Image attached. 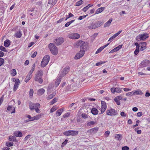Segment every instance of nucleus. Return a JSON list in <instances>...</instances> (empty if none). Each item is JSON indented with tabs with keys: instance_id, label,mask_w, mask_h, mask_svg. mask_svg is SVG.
I'll list each match as a JSON object with an SVG mask.
<instances>
[{
	"instance_id": "f257e3e1",
	"label": "nucleus",
	"mask_w": 150,
	"mask_h": 150,
	"mask_svg": "<svg viewBox=\"0 0 150 150\" xmlns=\"http://www.w3.org/2000/svg\"><path fill=\"white\" fill-rule=\"evenodd\" d=\"M43 74V72L42 70H38L34 77V80L35 81H38L39 83L41 84L43 82V80L42 78Z\"/></svg>"
},
{
	"instance_id": "f03ea898",
	"label": "nucleus",
	"mask_w": 150,
	"mask_h": 150,
	"mask_svg": "<svg viewBox=\"0 0 150 150\" xmlns=\"http://www.w3.org/2000/svg\"><path fill=\"white\" fill-rule=\"evenodd\" d=\"M102 24V22L99 21L96 23L92 22L91 23L90 25L88 27L89 29L92 30L96 29L100 26Z\"/></svg>"
},
{
	"instance_id": "7ed1b4c3",
	"label": "nucleus",
	"mask_w": 150,
	"mask_h": 150,
	"mask_svg": "<svg viewBox=\"0 0 150 150\" xmlns=\"http://www.w3.org/2000/svg\"><path fill=\"white\" fill-rule=\"evenodd\" d=\"M49 48L50 49L51 53L54 55H56L58 53L57 49L53 43H50L49 45Z\"/></svg>"
},
{
	"instance_id": "20e7f679",
	"label": "nucleus",
	"mask_w": 150,
	"mask_h": 150,
	"mask_svg": "<svg viewBox=\"0 0 150 150\" xmlns=\"http://www.w3.org/2000/svg\"><path fill=\"white\" fill-rule=\"evenodd\" d=\"M50 57L49 55H47L43 57L41 64V67H45L49 62Z\"/></svg>"
},
{
	"instance_id": "39448f33",
	"label": "nucleus",
	"mask_w": 150,
	"mask_h": 150,
	"mask_svg": "<svg viewBox=\"0 0 150 150\" xmlns=\"http://www.w3.org/2000/svg\"><path fill=\"white\" fill-rule=\"evenodd\" d=\"M149 37V35L147 33H144L139 35L136 37V40L137 41L141 40H145L146 38Z\"/></svg>"
},
{
	"instance_id": "423d86ee",
	"label": "nucleus",
	"mask_w": 150,
	"mask_h": 150,
	"mask_svg": "<svg viewBox=\"0 0 150 150\" xmlns=\"http://www.w3.org/2000/svg\"><path fill=\"white\" fill-rule=\"evenodd\" d=\"M78 131L75 130H68L64 132L63 134L65 136L71 135L75 136L78 134Z\"/></svg>"
},
{
	"instance_id": "0eeeda50",
	"label": "nucleus",
	"mask_w": 150,
	"mask_h": 150,
	"mask_svg": "<svg viewBox=\"0 0 150 150\" xmlns=\"http://www.w3.org/2000/svg\"><path fill=\"white\" fill-rule=\"evenodd\" d=\"M106 114L108 115L115 116L117 114V112L115 109L111 108L107 110Z\"/></svg>"
},
{
	"instance_id": "6e6552de",
	"label": "nucleus",
	"mask_w": 150,
	"mask_h": 150,
	"mask_svg": "<svg viewBox=\"0 0 150 150\" xmlns=\"http://www.w3.org/2000/svg\"><path fill=\"white\" fill-rule=\"evenodd\" d=\"M69 67H65L64 69L62 70L59 73V74L62 77L64 76L65 75L68 73L70 69Z\"/></svg>"
},
{
	"instance_id": "1a4fd4ad",
	"label": "nucleus",
	"mask_w": 150,
	"mask_h": 150,
	"mask_svg": "<svg viewBox=\"0 0 150 150\" xmlns=\"http://www.w3.org/2000/svg\"><path fill=\"white\" fill-rule=\"evenodd\" d=\"M68 37L71 39H76L79 38L80 37L79 34L77 33H72L68 35Z\"/></svg>"
},
{
	"instance_id": "9d476101",
	"label": "nucleus",
	"mask_w": 150,
	"mask_h": 150,
	"mask_svg": "<svg viewBox=\"0 0 150 150\" xmlns=\"http://www.w3.org/2000/svg\"><path fill=\"white\" fill-rule=\"evenodd\" d=\"M88 48V43L83 42V43L81 45L80 50L81 51H84V52H85V51L87 50Z\"/></svg>"
},
{
	"instance_id": "9b49d317",
	"label": "nucleus",
	"mask_w": 150,
	"mask_h": 150,
	"mask_svg": "<svg viewBox=\"0 0 150 150\" xmlns=\"http://www.w3.org/2000/svg\"><path fill=\"white\" fill-rule=\"evenodd\" d=\"M122 88L119 87H113L110 89V91L111 92L113 93L115 92L120 93L122 91Z\"/></svg>"
},
{
	"instance_id": "f8f14e48",
	"label": "nucleus",
	"mask_w": 150,
	"mask_h": 150,
	"mask_svg": "<svg viewBox=\"0 0 150 150\" xmlns=\"http://www.w3.org/2000/svg\"><path fill=\"white\" fill-rule=\"evenodd\" d=\"M84 53V51H83L80 50V51L75 55L74 57L75 59H78L80 58L83 56Z\"/></svg>"
},
{
	"instance_id": "ddd939ff",
	"label": "nucleus",
	"mask_w": 150,
	"mask_h": 150,
	"mask_svg": "<svg viewBox=\"0 0 150 150\" xmlns=\"http://www.w3.org/2000/svg\"><path fill=\"white\" fill-rule=\"evenodd\" d=\"M101 113H103L106 109L107 106L106 103L103 101H101Z\"/></svg>"
},
{
	"instance_id": "4468645a",
	"label": "nucleus",
	"mask_w": 150,
	"mask_h": 150,
	"mask_svg": "<svg viewBox=\"0 0 150 150\" xmlns=\"http://www.w3.org/2000/svg\"><path fill=\"white\" fill-rule=\"evenodd\" d=\"M98 129L99 128L98 127H95L90 129L87 131V132L91 134H94L96 133L98 131Z\"/></svg>"
},
{
	"instance_id": "2eb2a0df",
	"label": "nucleus",
	"mask_w": 150,
	"mask_h": 150,
	"mask_svg": "<svg viewBox=\"0 0 150 150\" xmlns=\"http://www.w3.org/2000/svg\"><path fill=\"white\" fill-rule=\"evenodd\" d=\"M36 104H39V103H34L30 101L29 103V108L31 110H33L35 109Z\"/></svg>"
},
{
	"instance_id": "dca6fc26",
	"label": "nucleus",
	"mask_w": 150,
	"mask_h": 150,
	"mask_svg": "<svg viewBox=\"0 0 150 150\" xmlns=\"http://www.w3.org/2000/svg\"><path fill=\"white\" fill-rule=\"evenodd\" d=\"M56 44L57 45H61L64 42V39L63 38H59L55 39Z\"/></svg>"
},
{
	"instance_id": "f3484780",
	"label": "nucleus",
	"mask_w": 150,
	"mask_h": 150,
	"mask_svg": "<svg viewBox=\"0 0 150 150\" xmlns=\"http://www.w3.org/2000/svg\"><path fill=\"white\" fill-rule=\"evenodd\" d=\"M59 76L56 80L55 82V85H56V87L57 86L60 84L62 77V76H60L59 74Z\"/></svg>"
},
{
	"instance_id": "a211bd4d",
	"label": "nucleus",
	"mask_w": 150,
	"mask_h": 150,
	"mask_svg": "<svg viewBox=\"0 0 150 150\" xmlns=\"http://www.w3.org/2000/svg\"><path fill=\"white\" fill-rule=\"evenodd\" d=\"M109 44V43H108L107 44L105 45L104 46H102L100 47L99 49H98L97 51L96 52V54H98L103 49H104L105 48L107 47Z\"/></svg>"
},
{
	"instance_id": "6ab92c4d",
	"label": "nucleus",
	"mask_w": 150,
	"mask_h": 150,
	"mask_svg": "<svg viewBox=\"0 0 150 150\" xmlns=\"http://www.w3.org/2000/svg\"><path fill=\"white\" fill-rule=\"evenodd\" d=\"M64 108H62L60 109H59L57 111L56 113V115L57 116H59L64 110Z\"/></svg>"
},
{
	"instance_id": "aec40b11",
	"label": "nucleus",
	"mask_w": 150,
	"mask_h": 150,
	"mask_svg": "<svg viewBox=\"0 0 150 150\" xmlns=\"http://www.w3.org/2000/svg\"><path fill=\"white\" fill-rule=\"evenodd\" d=\"M105 7H101L98 8L96 11L95 14H98L103 11L105 9Z\"/></svg>"
},
{
	"instance_id": "412c9836",
	"label": "nucleus",
	"mask_w": 150,
	"mask_h": 150,
	"mask_svg": "<svg viewBox=\"0 0 150 150\" xmlns=\"http://www.w3.org/2000/svg\"><path fill=\"white\" fill-rule=\"evenodd\" d=\"M91 113L93 115H96L98 112V110L96 108H93L91 110Z\"/></svg>"
},
{
	"instance_id": "4be33fe9",
	"label": "nucleus",
	"mask_w": 150,
	"mask_h": 150,
	"mask_svg": "<svg viewBox=\"0 0 150 150\" xmlns=\"http://www.w3.org/2000/svg\"><path fill=\"white\" fill-rule=\"evenodd\" d=\"M115 138L117 140H120L122 139V136L121 134H116L115 135Z\"/></svg>"
},
{
	"instance_id": "5701e85b",
	"label": "nucleus",
	"mask_w": 150,
	"mask_h": 150,
	"mask_svg": "<svg viewBox=\"0 0 150 150\" xmlns=\"http://www.w3.org/2000/svg\"><path fill=\"white\" fill-rule=\"evenodd\" d=\"M14 135L16 137H21L22 136V134L20 131H16L14 133Z\"/></svg>"
},
{
	"instance_id": "b1692460",
	"label": "nucleus",
	"mask_w": 150,
	"mask_h": 150,
	"mask_svg": "<svg viewBox=\"0 0 150 150\" xmlns=\"http://www.w3.org/2000/svg\"><path fill=\"white\" fill-rule=\"evenodd\" d=\"M112 21V19L110 18L109 21L106 22L104 25V27L105 28L109 26L110 25L111 22Z\"/></svg>"
},
{
	"instance_id": "393cba45",
	"label": "nucleus",
	"mask_w": 150,
	"mask_h": 150,
	"mask_svg": "<svg viewBox=\"0 0 150 150\" xmlns=\"http://www.w3.org/2000/svg\"><path fill=\"white\" fill-rule=\"evenodd\" d=\"M45 91V90L44 89L42 88L39 89L37 92L38 94L40 95H41L43 94Z\"/></svg>"
},
{
	"instance_id": "a878e982",
	"label": "nucleus",
	"mask_w": 150,
	"mask_h": 150,
	"mask_svg": "<svg viewBox=\"0 0 150 150\" xmlns=\"http://www.w3.org/2000/svg\"><path fill=\"white\" fill-rule=\"evenodd\" d=\"M10 41L9 40H6L4 42V46L6 47H8L10 45Z\"/></svg>"
},
{
	"instance_id": "bb28decb",
	"label": "nucleus",
	"mask_w": 150,
	"mask_h": 150,
	"mask_svg": "<svg viewBox=\"0 0 150 150\" xmlns=\"http://www.w3.org/2000/svg\"><path fill=\"white\" fill-rule=\"evenodd\" d=\"M22 33L21 32V31H19V32H18L15 33V37L17 38H20L22 36Z\"/></svg>"
},
{
	"instance_id": "cd10ccee",
	"label": "nucleus",
	"mask_w": 150,
	"mask_h": 150,
	"mask_svg": "<svg viewBox=\"0 0 150 150\" xmlns=\"http://www.w3.org/2000/svg\"><path fill=\"white\" fill-rule=\"evenodd\" d=\"M134 95H142L143 94V92L139 90H137L136 91H133Z\"/></svg>"
},
{
	"instance_id": "c85d7f7f",
	"label": "nucleus",
	"mask_w": 150,
	"mask_h": 150,
	"mask_svg": "<svg viewBox=\"0 0 150 150\" xmlns=\"http://www.w3.org/2000/svg\"><path fill=\"white\" fill-rule=\"evenodd\" d=\"M56 93L53 92L52 94L49 95L47 98V100H50L55 95Z\"/></svg>"
},
{
	"instance_id": "c756f323",
	"label": "nucleus",
	"mask_w": 150,
	"mask_h": 150,
	"mask_svg": "<svg viewBox=\"0 0 150 150\" xmlns=\"http://www.w3.org/2000/svg\"><path fill=\"white\" fill-rule=\"evenodd\" d=\"M142 45L141 46L140 49V50L141 51L144 50L146 48V42H143L142 44Z\"/></svg>"
},
{
	"instance_id": "7c9ffc66",
	"label": "nucleus",
	"mask_w": 150,
	"mask_h": 150,
	"mask_svg": "<svg viewBox=\"0 0 150 150\" xmlns=\"http://www.w3.org/2000/svg\"><path fill=\"white\" fill-rule=\"evenodd\" d=\"M32 77V75L28 74L26 77L25 79V81L26 82H27L31 79Z\"/></svg>"
},
{
	"instance_id": "2f4dec72",
	"label": "nucleus",
	"mask_w": 150,
	"mask_h": 150,
	"mask_svg": "<svg viewBox=\"0 0 150 150\" xmlns=\"http://www.w3.org/2000/svg\"><path fill=\"white\" fill-rule=\"evenodd\" d=\"M41 115H37L34 116L33 117V121L35 120H38L40 118H41Z\"/></svg>"
},
{
	"instance_id": "473e14b6",
	"label": "nucleus",
	"mask_w": 150,
	"mask_h": 150,
	"mask_svg": "<svg viewBox=\"0 0 150 150\" xmlns=\"http://www.w3.org/2000/svg\"><path fill=\"white\" fill-rule=\"evenodd\" d=\"M40 104H36V105L35 110L36 112L37 113H39L40 110L39 108L40 107Z\"/></svg>"
},
{
	"instance_id": "72a5a7b5",
	"label": "nucleus",
	"mask_w": 150,
	"mask_h": 150,
	"mask_svg": "<svg viewBox=\"0 0 150 150\" xmlns=\"http://www.w3.org/2000/svg\"><path fill=\"white\" fill-rule=\"evenodd\" d=\"M19 84V83H15V84L14 85V87H13V89L14 91H15L18 88Z\"/></svg>"
},
{
	"instance_id": "f704fd0d",
	"label": "nucleus",
	"mask_w": 150,
	"mask_h": 150,
	"mask_svg": "<svg viewBox=\"0 0 150 150\" xmlns=\"http://www.w3.org/2000/svg\"><path fill=\"white\" fill-rule=\"evenodd\" d=\"M15 140V137L13 136H10L9 137V140L14 142Z\"/></svg>"
},
{
	"instance_id": "c9c22d12",
	"label": "nucleus",
	"mask_w": 150,
	"mask_h": 150,
	"mask_svg": "<svg viewBox=\"0 0 150 150\" xmlns=\"http://www.w3.org/2000/svg\"><path fill=\"white\" fill-rule=\"evenodd\" d=\"M83 1L82 0H80L76 3V6H79L80 5L82 4Z\"/></svg>"
},
{
	"instance_id": "e433bc0d",
	"label": "nucleus",
	"mask_w": 150,
	"mask_h": 150,
	"mask_svg": "<svg viewBox=\"0 0 150 150\" xmlns=\"http://www.w3.org/2000/svg\"><path fill=\"white\" fill-rule=\"evenodd\" d=\"M95 123V122L94 121H90L87 123V125L88 126H90L93 125H94Z\"/></svg>"
},
{
	"instance_id": "4c0bfd02",
	"label": "nucleus",
	"mask_w": 150,
	"mask_h": 150,
	"mask_svg": "<svg viewBox=\"0 0 150 150\" xmlns=\"http://www.w3.org/2000/svg\"><path fill=\"white\" fill-rule=\"evenodd\" d=\"M57 98H54L50 102V103L52 105L54 104V103L57 102Z\"/></svg>"
},
{
	"instance_id": "58836bf2",
	"label": "nucleus",
	"mask_w": 150,
	"mask_h": 150,
	"mask_svg": "<svg viewBox=\"0 0 150 150\" xmlns=\"http://www.w3.org/2000/svg\"><path fill=\"white\" fill-rule=\"evenodd\" d=\"M16 74V71L15 69H13L12 70L11 74L12 76H14Z\"/></svg>"
},
{
	"instance_id": "ea45409f",
	"label": "nucleus",
	"mask_w": 150,
	"mask_h": 150,
	"mask_svg": "<svg viewBox=\"0 0 150 150\" xmlns=\"http://www.w3.org/2000/svg\"><path fill=\"white\" fill-rule=\"evenodd\" d=\"M83 41L82 40H80L76 42V45L77 46H81V45L83 43Z\"/></svg>"
},
{
	"instance_id": "a19ab883",
	"label": "nucleus",
	"mask_w": 150,
	"mask_h": 150,
	"mask_svg": "<svg viewBox=\"0 0 150 150\" xmlns=\"http://www.w3.org/2000/svg\"><path fill=\"white\" fill-rule=\"evenodd\" d=\"M144 62L145 64V66L144 67L147 66L150 64V61L149 60H146Z\"/></svg>"
},
{
	"instance_id": "79ce46f5",
	"label": "nucleus",
	"mask_w": 150,
	"mask_h": 150,
	"mask_svg": "<svg viewBox=\"0 0 150 150\" xmlns=\"http://www.w3.org/2000/svg\"><path fill=\"white\" fill-rule=\"evenodd\" d=\"M13 143L12 142H6V145L8 146H13Z\"/></svg>"
},
{
	"instance_id": "37998d69",
	"label": "nucleus",
	"mask_w": 150,
	"mask_h": 150,
	"mask_svg": "<svg viewBox=\"0 0 150 150\" xmlns=\"http://www.w3.org/2000/svg\"><path fill=\"white\" fill-rule=\"evenodd\" d=\"M82 117L84 119L87 118L88 117V115L84 113H82L81 115Z\"/></svg>"
},
{
	"instance_id": "c03bdc74",
	"label": "nucleus",
	"mask_w": 150,
	"mask_h": 150,
	"mask_svg": "<svg viewBox=\"0 0 150 150\" xmlns=\"http://www.w3.org/2000/svg\"><path fill=\"white\" fill-rule=\"evenodd\" d=\"M117 36L115 34H114L111 37H110L109 40L108 41H110V42H112L113 40V39H114L115 38H116Z\"/></svg>"
},
{
	"instance_id": "a18cd8bd",
	"label": "nucleus",
	"mask_w": 150,
	"mask_h": 150,
	"mask_svg": "<svg viewBox=\"0 0 150 150\" xmlns=\"http://www.w3.org/2000/svg\"><path fill=\"white\" fill-rule=\"evenodd\" d=\"M122 45H118V46L115 48V49L116 51H117L122 47Z\"/></svg>"
},
{
	"instance_id": "49530a36",
	"label": "nucleus",
	"mask_w": 150,
	"mask_h": 150,
	"mask_svg": "<svg viewBox=\"0 0 150 150\" xmlns=\"http://www.w3.org/2000/svg\"><path fill=\"white\" fill-rule=\"evenodd\" d=\"M114 100L116 103V104L117 105H120V103L119 100L117 99V98H115L114 99Z\"/></svg>"
},
{
	"instance_id": "de8ad7c7",
	"label": "nucleus",
	"mask_w": 150,
	"mask_h": 150,
	"mask_svg": "<svg viewBox=\"0 0 150 150\" xmlns=\"http://www.w3.org/2000/svg\"><path fill=\"white\" fill-rule=\"evenodd\" d=\"M33 90L32 89H30L29 92L30 97H32L33 94Z\"/></svg>"
},
{
	"instance_id": "09e8293b",
	"label": "nucleus",
	"mask_w": 150,
	"mask_h": 150,
	"mask_svg": "<svg viewBox=\"0 0 150 150\" xmlns=\"http://www.w3.org/2000/svg\"><path fill=\"white\" fill-rule=\"evenodd\" d=\"M54 0H49L48 3L49 4H52L54 5L56 3H54Z\"/></svg>"
},
{
	"instance_id": "8fccbe9b",
	"label": "nucleus",
	"mask_w": 150,
	"mask_h": 150,
	"mask_svg": "<svg viewBox=\"0 0 150 150\" xmlns=\"http://www.w3.org/2000/svg\"><path fill=\"white\" fill-rule=\"evenodd\" d=\"M70 113L69 112L65 113L63 116V117L66 118L69 116Z\"/></svg>"
},
{
	"instance_id": "3c124183",
	"label": "nucleus",
	"mask_w": 150,
	"mask_h": 150,
	"mask_svg": "<svg viewBox=\"0 0 150 150\" xmlns=\"http://www.w3.org/2000/svg\"><path fill=\"white\" fill-rule=\"evenodd\" d=\"M105 61H104V62H102V61H101V62H97V63H96V66H99L101 64H104L105 63Z\"/></svg>"
},
{
	"instance_id": "603ef678",
	"label": "nucleus",
	"mask_w": 150,
	"mask_h": 150,
	"mask_svg": "<svg viewBox=\"0 0 150 150\" xmlns=\"http://www.w3.org/2000/svg\"><path fill=\"white\" fill-rule=\"evenodd\" d=\"M88 15V14L86 15H84L83 16H80L79 18H78V20H81L83 19L86 18V16H87Z\"/></svg>"
},
{
	"instance_id": "864d4df0",
	"label": "nucleus",
	"mask_w": 150,
	"mask_h": 150,
	"mask_svg": "<svg viewBox=\"0 0 150 150\" xmlns=\"http://www.w3.org/2000/svg\"><path fill=\"white\" fill-rule=\"evenodd\" d=\"M134 95L133 91L132 92H129L126 93L127 96H132Z\"/></svg>"
},
{
	"instance_id": "5fc2aeb1",
	"label": "nucleus",
	"mask_w": 150,
	"mask_h": 150,
	"mask_svg": "<svg viewBox=\"0 0 150 150\" xmlns=\"http://www.w3.org/2000/svg\"><path fill=\"white\" fill-rule=\"evenodd\" d=\"M0 50L4 52L6 51V48L2 46H0Z\"/></svg>"
},
{
	"instance_id": "6e6d98bb",
	"label": "nucleus",
	"mask_w": 150,
	"mask_h": 150,
	"mask_svg": "<svg viewBox=\"0 0 150 150\" xmlns=\"http://www.w3.org/2000/svg\"><path fill=\"white\" fill-rule=\"evenodd\" d=\"M68 141V140L67 139H65V141L62 143V144L61 145L62 147H63L64 146H65L67 143Z\"/></svg>"
},
{
	"instance_id": "4d7b16f0",
	"label": "nucleus",
	"mask_w": 150,
	"mask_h": 150,
	"mask_svg": "<svg viewBox=\"0 0 150 150\" xmlns=\"http://www.w3.org/2000/svg\"><path fill=\"white\" fill-rule=\"evenodd\" d=\"M25 117L28 118L29 120H30V121H33V117H31L30 115H26Z\"/></svg>"
},
{
	"instance_id": "13d9d810",
	"label": "nucleus",
	"mask_w": 150,
	"mask_h": 150,
	"mask_svg": "<svg viewBox=\"0 0 150 150\" xmlns=\"http://www.w3.org/2000/svg\"><path fill=\"white\" fill-rule=\"evenodd\" d=\"M57 108H56V107H53L51 109L50 112L51 113H52Z\"/></svg>"
},
{
	"instance_id": "bf43d9fd",
	"label": "nucleus",
	"mask_w": 150,
	"mask_h": 150,
	"mask_svg": "<svg viewBox=\"0 0 150 150\" xmlns=\"http://www.w3.org/2000/svg\"><path fill=\"white\" fill-rule=\"evenodd\" d=\"M4 62V59L2 58H0V66L2 65Z\"/></svg>"
},
{
	"instance_id": "052dcab7",
	"label": "nucleus",
	"mask_w": 150,
	"mask_h": 150,
	"mask_svg": "<svg viewBox=\"0 0 150 150\" xmlns=\"http://www.w3.org/2000/svg\"><path fill=\"white\" fill-rule=\"evenodd\" d=\"M139 52V48H136L135 51H134V53L135 55L137 54Z\"/></svg>"
},
{
	"instance_id": "680f3d73",
	"label": "nucleus",
	"mask_w": 150,
	"mask_h": 150,
	"mask_svg": "<svg viewBox=\"0 0 150 150\" xmlns=\"http://www.w3.org/2000/svg\"><path fill=\"white\" fill-rule=\"evenodd\" d=\"M140 122V121L139 120H137L136 122V124L135 125H134L133 126V128H134L136 127L138 125V124Z\"/></svg>"
},
{
	"instance_id": "e2e57ef3",
	"label": "nucleus",
	"mask_w": 150,
	"mask_h": 150,
	"mask_svg": "<svg viewBox=\"0 0 150 150\" xmlns=\"http://www.w3.org/2000/svg\"><path fill=\"white\" fill-rule=\"evenodd\" d=\"M13 108V107L12 105H9L7 107V110L8 111H10L12 110Z\"/></svg>"
},
{
	"instance_id": "0e129e2a",
	"label": "nucleus",
	"mask_w": 150,
	"mask_h": 150,
	"mask_svg": "<svg viewBox=\"0 0 150 150\" xmlns=\"http://www.w3.org/2000/svg\"><path fill=\"white\" fill-rule=\"evenodd\" d=\"M129 148V147L127 146H124L122 148V150H128Z\"/></svg>"
},
{
	"instance_id": "69168bd1",
	"label": "nucleus",
	"mask_w": 150,
	"mask_h": 150,
	"mask_svg": "<svg viewBox=\"0 0 150 150\" xmlns=\"http://www.w3.org/2000/svg\"><path fill=\"white\" fill-rule=\"evenodd\" d=\"M88 8H89L88 7V6H86L83 8L82 10L84 12H86L88 9Z\"/></svg>"
},
{
	"instance_id": "338daca9",
	"label": "nucleus",
	"mask_w": 150,
	"mask_h": 150,
	"mask_svg": "<svg viewBox=\"0 0 150 150\" xmlns=\"http://www.w3.org/2000/svg\"><path fill=\"white\" fill-rule=\"evenodd\" d=\"M120 115L122 117H126V114L124 112H122L120 113Z\"/></svg>"
},
{
	"instance_id": "774afa93",
	"label": "nucleus",
	"mask_w": 150,
	"mask_h": 150,
	"mask_svg": "<svg viewBox=\"0 0 150 150\" xmlns=\"http://www.w3.org/2000/svg\"><path fill=\"white\" fill-rule=\"evenodd\" d=\"M37 54V52H34L33 53V54L31 56V57L32 58H34V57H35L36 56Z\"/></svg>"
}]
</instances>
